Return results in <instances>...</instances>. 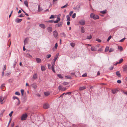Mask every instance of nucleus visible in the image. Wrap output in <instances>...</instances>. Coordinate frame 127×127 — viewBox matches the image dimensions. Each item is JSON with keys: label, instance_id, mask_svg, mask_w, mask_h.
Instances as JSON below:
<instances>
[{"label": "nucleus", "instance_id": "obj_6", "mask_svg": "<svg viewBox=\"0 0 127 127\" xmlns=\"http://www.w3.org/2000/svg\"><path fill=\"white\" fill-rule=\"evenodd\" d=\"M49 107V104L47 103H45L43 105V108L45 109L48 108Z\"/></svg>", "mask_w": 127, "mask_h": 127}, {"label": "nucleus", "instance_id": "obj_1", "mask_svg": "<svg viewBox=\"0 0 127 127\" xmlns=\"http://www.w3.org/2000/svg\"><path fill=\"white\" fill-rule=\"evenodd\" d=\"M90 17L91 18H92L94 20H96L99 19V16L96 14H95L93 13H91L90 14Z\"/></svg>", "mask_w": 127, "mask_h": 127}, {"label": "nucleus", "instance_id": "obj_28", "mask_svg": "<svg viewBox=\"0 0 127 127\" xmlns=\"http://www.w3.org/2000/svg\"><path fill=\"white\" fill-rule=\"evenodd\" d=\"M45 95L46 96H47L50 95V93L49 92H45L44 93Z\"/></svg>", "mask_w": 127, "mask_h": 127}, {"label": "nucleus", "instance_id": "obj_56", "mask_svg": "<svg viewBox=\"0 0 127 127\" xmlns=\"http://www.w3.org/2000/svg\"><path fill=\"white\" fill-rule=\"evenodd\" d=\"M113 66H112L109 68V69L110 70H112L113 69Z\"/></svg>", "mask_w": 127, "mask_h": 127}, {"label": "nucleus", "instance_id": "obj_63", "mask_svg": "<svg viewBox=\"0 0 127 127\" xmlns=\"http://www.w3.org/2000/svg\"><path fill=\"white\" fill-rule=\"evenodd\" d=\"M73 13V11H70L69 13L70 16H71L72 15V14Z\"/></svg>", "mask_w": 127, "mask_h": 127}, {"label": "nucleus", "instance_id": "obj_5", "mask_svg": "<svg viewBox=\"0 0 127 127\" xmlns=\"http://www.w3.org/2000/svg\"><path fill=\"white\" fill-rule=\"evenodd\" d=\"M58 89L59 90L64 91L66 90L67 88L66 87H63L61 86H59L58 87Z\"/></svg>", "mask_w": 127, "mask_h": 127}, {"label": "nucleus", "instance_id": "obj_19", "mask_svg": "<svg viewBox=\"0 0 127 127\" xmlns=\"http://www.w3.org/2000/svg\"><path fill=\"white\" fill-rule=\"evenodd\" d=\"M43 10V9L41 8L40 7L39 5H38V12H40L42 11Z\"/></svg>", "mask_w": 127, "mask_h": 127}, {"label": "nucleus", "instance_id": "obj_43", "mask_svg": "<svg viewBox=\"0 0 127 127\" xmlns=\"http://www.w3.org/2000/svg\"><path fill=\"white\" fill-rule=\"evenodd\" d=\"M15 94L18 95H20V93L18 92H16L15 93Z\"/></svg>", "mask_w": 127, "mask_h": 127}, {"label": "nucleus", "instance_id": "obj_51", "mask_svg": "<svg viewBox=\"0 0 127 127\" xmlns=\"http://www.w3.org/2000/svg\"><path fill=\"white\" fill-rule=\"evenodd\" d=\"M111 36H109L107 39V41H109L110 40V39L111 38Z\"/></svg>", "mask_w": 127, "mask_h": 127}, {"label": "nucleus", "instance_id": "obj_4", "mask_svg": "<svg viewBox=\"0 0 127 127\" xmlns=\"http://www.w3.org/2000/svg\"><path fill=\"white\" fill-rule=\"evenodd\" d=\"M63 24V23L62 22H60L58 24H55V26L56 28L61 27L62 26Z\"/></svg>", "mask_w": 127, "mask_h": 127}, {"label": "nucleus", "instance_id": "obj_10", "mask_svg": "<svg viewBox=\"0 0 127 127\" xmlns=\"http://www.w3.org/2000/svg\"><path fill=\"white\" fill-rule=\"evenodd\" d=\"M32 87L34 89H36L37 88V86L35 83H34L31 85Z\"/></svg>", "mask_w": 127, "mask_h": 127}, {"label": "nucleus", "instance_id": "obj_30", "mask_svg": "<svg viewBox=\"0 0 127 127\" xmlns=\"http://www.w3.org/2000/svg\"><path fill=\"white\" fill-rule=\"evenodd\" d=\"M45 21L47 22L53 23V22H54V20H48V21Z\"/></svg>", "mask_w": 127, "mask_h": 127}, {"label": "nucleus", "instance_id": "obj_7", "mask_svg": "<svg viewBox=\"0 0 127 127\" xmlns=\"http://www.w3.org/2000/svg\"><path fill=\"white\" fill-rule=\"evenodd\" d=\"M79 23L82 25H84L85 24V21L83 19H82L79 21Z\"/></svg>", "mask_w": 127, "mask_h": 127}, {"label": "nucleus", "instance_id": "obj_58", "mask_svg": "<svg viewBox=\"0 0 127 127\" xmlns=\"http://www.w3.org/2000/svg\"><path fill=\"white\" fill-rule=\"evenodd\" d=\"M51 56V54H49L48 55H47V58L48 59L50 58Z\"/></svg>", "mask_w": 127, "mask_h": 127}, {"label": "nucleus", "instance_id": "obj_2", "mask_svg": "<svg viewBox=\"0 0 127 127\" xmlns=\"http://www.w3.org/2000/svg\"><path fill=\"white\" fill-rule=\"evenodd\" d=\"M28 116L27 114V113H25L23 114L21 116V119L22 120H24L26 119Z\"/></svg>", "mask_w": 127, "mask_h": 127}, {"label": "nucleus", "instance_id": "obj_23", "mask_svg": "<svg viewBox=\"0 0 127 127\" xmlns=\"http://www.w3.org/2000/svg\"><path fill=\"white\" fill-rule=\"evenodd\" d=\"M118 91V90L117 89H114L112 90V92L113 94L115 93Z\"/></svg>", "mask_w": 127, "mask_h": 127}, {"label": "nucleus", "instance_id": "obj_54", "mask_svg": "<svg viewBox=\"0 0 127 127\" xmlns=\"http://www.w3.org/2000/svg\"><path fill=\"white\" fill-rule=\"evenodd\" d=\"M54 18V16L53 15H51V16L49 17V19H51Z\"/></svg>", "mask_w": 127, "mask_h": 127}, {"label": "nucleus", "instance_id": "obj_3", "mask_svg": "<svg viewBox=\"0 0 127 127\" xmlns=\"http://www.w3.org/2000/svg\"><path fill=\"white\" fill-rule=\"evenodd\" d=\"M5 97L2 95L0 97V103L1 104H3L5 102L4 101Z\"/></svg>", "mask_w": 127, "mask_h": 127}, {"label": "nucleus", "instance_id": "obj_40", "mask_svg": "<svg viewBox=\"0 0 127 127\" xmlns=\"http://www.w3.org/2000/svg\"><path fill=\"white\" fill-rule=\"evenodd\" d=\"M12 98L14 100L15 99H17L18 100L19 99L17 97L15 96H13L12 97Z\"/></svg>", "mask_w": 127, "mask_h": 127}, {"label": "nucleus", "instance_id": "obj_8", "mask_svg": "<svg viewBox=\"0 0 127 127\" xmlns=\"http://www.w3.org/2000/svg\"><path fill=\"white\" fill-rule=\"evenodd\" d=\"M53 34L54 36L56 38L57 37L58 35V33L56 30H55L53 32Z\"/></svg>", "mask_w": 127, "mask_h": 127}, {"label": "nucleus", "instance_id": "obj_45", "mask_svg": "<svg viewBox=\"0 0 127 127\" xmlns=\"http://www.w3.org/2000/svg\"><path fill=\"white\" fill-rule=\"evenodd\" d=\"M63 84L64 85H68L69 84V83L68 82H64Z\"/></svg>", "mask_w": 127, "mask_h": 127}, {"label": "nucleus", "instance_id": "obj_32", "mask_svg": "<svg viewBox=\"0 0 127 127\" xmlns=\"http://www.w3.org/2000/svg\"><path fill=\"white\" fill-rule=\"evenodd\" d=\"M41 70L42 71H45L46 69L45 68V67H44L43 66H41Z\"/></svg>", "mask_w": 127, "mask_h": 127}, {"label": "nucleus", "instance_id": "obj_52", "mask_svg": "<svg viewBox=\"0 0 127 127\" xmlns=\"http://www.w3.org/2000/svg\"><path fill=\"white\" fill-rule=\"evenodd\" d=\"M13 111H11V112H10V113H9V116H10V117L12 115V114L13 113Z\"/></svg>", "mask_w": 127, "mask_h": 127}, {"label": "nucleus", "instance_id": "obj_57", "mask_svg": "<svg viewBox=\"0 0 127 127\" xmlns=\"http://www.w3.org/2000/svg\"><path fill=\"white\" fill-rule=\"evenodd\" d=\"M72 93V92H66L65 94V95H67V94H68V95H70Z\"/></svg>", "mask_w": 127, "mask_h": 127}, {"label": "nucleus", "instance_id": "obj_39", "mask_svg": "<svg viewBox=\"0 0 127 127\" xmlns=\"http://www.w3.org/2000/svg\"><path fill=\"white\" fill-rule=\"evenodd\" d=\"M70 45L72 47H74L75 45V44L73 43H71Z\"/></svg>", "mask_w": 127, "mask_h": 127}, {"label": "nucleus", "instance_id": "obj_44", "mask_svg": "<svg viewBox=\"0 0 127 127\" xmlns=\"http://www.w3.org/2000/svg\"><path fill=\"white\" fill-rule=\"evenodd\" d=\"M123 60L122 58H121L119 60V61L118 62V63H121L122 61H123Z\"/></svg>", "mask_w": 127, "mask_h": 127}, {"label": "nucleus", "instance_id": "obj_29", "mask_svg": "<svg viewBox=\"0 0 127 127\" xmlns=\"http://www.w3.org/2000/svg\"><path fill=\"white\" fill-rule=\"evenodd\" d=\"M61 34L62 37H66V35L64 32H63L61 33Z\"/></svg>", "mask_w": 127, "mask_h": 127}, {"label": "nucleus", "instance_id": "obj_33", "mask_svg": "<svg viewBox=\"0 0 127 127\" xmlns=\"http://www.w3.org/2000/svg\"><path fill=\"white\" fill-rule=\"evenodd\" d=\"M57 76L60 78L62 79L63 78L62 75L61 74H58Z\"/></svg>", "mask_w": 127, "mask_h": 127}, {"label": "nucleus", "instance_id": "obj_15", "mask_svg": "<svg viewBox=\"0 0 127 127\" xmlns=\"http://www.w3.org/2000/svg\"><path fill=\"white\" fill-rule=\"evenodd\" d=\"M39 26L40 27L43 29H44L46 28L45 25L43 24H40L39 25Z\"/></svg>", "mask_w": 127, "mask_h": 127}, {"label": "nucleus", "instance_id": "obj_61", "mask_svg": "<svg viewBox=\"0 0 127 127\" xmlns=\"http://www.w3.org/2000/svg\"><path fill=\"white\" fill-rule=\"evenodd\" d=\"M6 65H5L4 67L3 70L4 71L6 70Z\"/></svg>", "mask_w": 127, "mask_h": 127}, {"label": "nucleus", "instance_id": "obj_46", "mask_svg": "<svg viewBox=\"0 0 127 127\" xmlns=\"http://www.w3.org/2000/svg\"><path fill=\"white\" fill-rule=\"evenodd\" d=\"M80 5H77V10L78 11H79L80 10L79 9L80 8Z\"/></svg>", "mask_w": 127, "mask_h": 127}, {"label": "nucleus", "instance_id": "obj_37", "mask_svg": "<svg viewBox=\"0 0 127 127\" xmlns=\"http://www.w3.org/2000/svg\"><path fill=\"white\" fill-rule=\"evenodd\" d=\"M92 38V36L91 35H90V36H87L86 38V39H90Z\"/></svg>", "mask_w": 127, "mask_h": 127}, {"label": "nucleus", "instance_id": "obj_62", "mask_svg": "<svg viewBox=\"0 0 127 127\" xmlns=\"http://www.w3.org/2000/svg\"><path fill=\"white\" fill-rule=\"evenodd\" d=\"M59 22V21L58 20H56L55 21H54V22L55 23H58V22Z\"/></svg>", "mask_w": 127, "mask_h": 127}, {"label": "nucleus", "instance_id": "obj_27", "mask_svg": "<svg viewBox=\"0 0 127 127\" xmlns=\"http://www.w3.org/2000/svg\"><path fill=\"white\" fill-rule=\"evenodd\" d=\"M107 12V10L106 9L105 10H104L101 11H100V12L102 14H105Z\"/></svg>", "mask_w": 127, "mask_h": 127}, {"label": "nucleus", "instance_id": "obj_48", "mask_svg": "<svg viewBox=\"0 0 127 127\" xmlns=\"http://www.w3.org/2000/svg\"><path fill=\"white\" fill-rule=\"evenodd\" d=\"M125 39V38H123L122 39L120 40L119 41V42H123L124 40Z\"/></svg>", "mask_w": 127, "mask_h": 127}, {"label": "nucleus", "instance_id": "obj_64", "mask_svg": "<svg viewBox=\"0 0 127 127\" xmlns=\"http://www.w3.org/2000/svg\"><path fill=\"white\" fill-rule=\"evenodd\" d=\"M87 76V74L86 73H85V74H83L82 75V76L83 77H85L86 76Z\"/></svg>", "mask_w": 127, "mask_h": 127}, {"label": "nucleus", "instance_id": "obj_41", "mask_svg": "<svg viewBox=\"0 0 127 127\" xmlns=\"http://www.w3.org/2000/svg\"><path fill=\"white\" fill-rule=\"evenodd\" d=\"M55 61H53L51 63L52 66L54 67V66L55 64Z\"/></svg>", "mask_w": 127, "mask_h": 127}, {"label": "nucleus", "instance_id": "obj_20", "mask_svg": "<svg viewBox=\"0 0 127 127\" xmlns=\"http://www.w3.org/2000/svg\"><path fill=\"white\" fill-rule=\"evenodd\" d=\"M81 32L82 33H83L85 32V31H84V27L82 26L81 27Z\"/></svg>", "mask_w": 127, "mask_h": 127}, {"label": "nucleus", "instance_id": "obj_18", "mask_svg": "<svg viewBox=\"0 0 127 127\" xmlns=\"http://www.w3.org/2000/svg\"><path fill=\"white\" fill-rule=\"evenodd\" d=\"M37 78V75L36 73L33 76L32 78L34 79H36Z\"/></svg>", "mask_w": 127, "mask_h": 127}, {"label": "nucleus", "instance_id": "obj_42", "mask_svg": "<svg viewBox=\"0 0 127 127\" xmlns=\"http://www.w3.org/2000/svg\"><path fill=\"white\" fill-rule=\"evenodd\" d=\"M114 50V49L113 48H110L109 51V52H113Z\"/></svg>", "mask_w": 127, "mask_h": 127}, {"label": "nucleus", "instance_id": "obj_16", "mask_svg": "<svg viewBox=\"0 0 127 127\" xmlns=\"http://www.w3.org/2000/svg\"><path fill=\"white\" fill-rule=\"evenodd\" d=\"M91 49L92 51H95L97 50V49L94 47H91Z\"/></svg>", "mask_w": 127, "mask_h": 127}, {"label": "nucleus", "instance_id": "obj_24", "mask_svg": "<svg viewBox=\"0 0 127 127\" xmlns=\"http://www.w3.org/2000/svg\"><path fill=\"white\" fill-rule=\"evenodd\" d=\"M24 4L27 7H28V3L27 0H25L24 2Z\"/></svg>", "mask_w": 127, "mask_h": 127}, {"label": "nucleus", "instance_id": "obj_38", "mask_svg": "<svg viewBox=\"0 0 127 127\" xmlns=\"http://www.w3.org/2000/svg\"><path fill=\"white\" fill-rule=\"evenodd\" d=\"M17 60H14V64H13V66H14V67L16 65V63H17Z\"/></svg>", "mask_w": 127, "mask_h": 127}, {"label": "nucleus", "instance_id": "obj_26", "mask_svg": "<svg viewBox=\"0 0 127 127\" xmlns=\"http://www.w3.org/2000/svg\"><path fill=\"white\" fill-rule=\"evenodd\" d=\"M5 84L4 83L2 84L0 86V88L2 90H3L4 87H5Z\"/></svg>", "mask_w": 127, "mask_h": 127}, {"label": "nucleus", "instance_id": "obj_49", "mask_svg": "<svg viewBox=\"0 0 127 127\" xmlns=\"http://www.w3.org/2000/svg\"><path fill=\"white\" fill-rule=\"evenodd\" d=\"M96 40L99 43H100L101 42V40L98 38L97 39H96Z\"/></svg>", "mask_w": 127, "mask_h": 127}, {"label": "nucleus", "instance_id": "obj_50", "mask_svg": "<svg viewBox=\"0 0 127 127\" xmlns=\"http://www.w3.org/2000/svg\"><path fill=\"white\" fill-rule=\"evenodd\" d=\"M23 14H21L19 15L18 16V17H23L24 16V15H23Z\"/></svg>", "mask_w": 127, "mask_h": 127}, {"label": "nucleus", "instance_id": "obj_21", "mask_svg": "<svg viewBox=\"0 0 127 127\" xmlns=\"http://www.w3.org/2000/svg\"><path fill=\"white\" fill-rule=\"evenodd\" d=\"M116 74L118 77H121L119 71H117L116 72Z\"/></svg>", "mask_w": 127, "mask_h": 127}, {"label": "nucleus", "instance_id": "obj_13", "mask_svg": "<svg viewBox=\"0 0 127 127\" xmlns=\"http://www.w3.org/2000/svg\"><path fill=\"white\" fill-rule=\"evenodd\" d=\"M22 20V19H21L16 18L15 20V22L17 23H19Z\"/></svg>", "mask_w": 127, "mask_h": 127}, {"label": "nucleus", "instance_id": "obj_31", "mask_svg": "<svg viewBox=\"0 0 127 127\" xmlns=\"http://www.w3.org/2000/svg\"><path fill=\"white\" fill-rule=\"evenodd\" d=\"M66 17L67 18V21H70V17L69 15H67Z\"/></svg>", "mask_w": 127, "mask_h": 127}, {"label": "nucleus", "instance_id": "obj_47", "mask_svg": "<svg viewBox=\"0 0 127 127\" xmlns=\"http://www.w3.org/2000/svg\"><path fill=\"white\" fill-rule=\"evenodd\" d=\"M51 69H52V70L53 71L54 73H55V70H54V67L52 66L51 67Z\"/></svg>", "mask_w": 127, "mask_h": 127}, {"label": "nucleus", "instance_id": "obj_35", "mask_svg": "<svg viewBox=\"0 0 127 127\" xmlns=\"http://www.w3.org/2000/svg\"><path fill=\"white\" fill-rule=\"evenodd\" d=\"M65 77L68 79H71L72 77L70 76H65Z\"/></svg>", "mask_w": 127, "mask_h": 127}, {"label": "nucleus", "instance_id": "obj_59", "mask_svg": "<svg viewBox=\"0 0 127 127\" xmlns=\"http://www.w3.org/2000/svg\"><path fill=\"white\" fill-rule=\"evenodd\" d=\"M58 47V44L57 43H56V44H55L54 47L56 49H57V47Z\"/></svg>", "mask_w": 127, "mask_h": 127}, {"label": "nucleus", "instance_id": "obj_22", "mask_svg": "<svg viewBox=\"0 0 127 127\" xmlns=\"http://www.w3.org/2000/svg\"><path fill=\"white\" fill-rule=\"evenodd\" d=\"M28 38H26L24 40V45H26L27 43V40Z\"/></svg>", "mask_w": 127, "mask_h": 127}, {"label": "nucleus", "instance_id": "obj_53", "mask_svg": "<svg viewBox=\"0 0 127 127\" xmlns=\"http://www.w3.org/2000/svg\"><path fill=\"white\" fill-rule=\"evenodd\" d=\"M76 14L75 13H74L72 15V17L73 18H74L76 17Z\"/></svg>", "mask_w": 127, "mask_h": 127}, {"label": "nucleus", "instance_id": "obj_12", "mask_svg": "<svg viewBox=\"0 0 127 127\" xmlns=\"http://www.w3.org/2000/svg\"><path fill=\"white\" fill-rule=\"evenodd\" d=\"M35 59L37 61V63H40L41 62V60L39 58H36Z\"/></svg>", "mask_w": 127, "mask_h": 127}, {"label": "nucleus", "instance_id": "obj_25", "mask_svg": "<svg viewBox=\"0 0 127 127\" xmlns=\"http://www.w3.org/2000/svg\"><path fill=\"white\" fill-rule=\"evenodd\" d=\"M69 6L68 4V3H66V5H64V6H62L61 7V8L62 9L65 8L66 7H67V6Z\"/></svg>", "mask_w": 127, "mask_h": 127}, {"label": "nucleus", "instance_id": "obj_9", "mask_svg": "<svg viewBox=\"0 0 127 127\" xmlns=\"http://www.w3.org/2000/svg\"><path fill=\"white\" fill-rule=\"evenodd\" d=\"M123 71L127 72V65H125L123 67Z\"/></svg>", "mask_w": 127, "mask_h": 127}, {"label": "nucleus", "instance_id": "obj_55", "mask_svg": "<svg viewBox=\"0 0 127 127\" xmlns=\"http://www.w3.org/2000/svg\"><path fill=\"white\" fill-rule=\"evenodd\" d=\"M5 110L4 109L3 110H2L0 114H3L4 112H5Z\"/></svg>", "mask_w": 127, "mask_h": 127}, {"label": "nucleus", "instance_id": "obj_17", "mask_svg": "<svg viewBox=\"0 0 127 127\" xmlns=\"http://www.w3.org/2000/svg\"><path fill=\"white\" fill-rule=\"evenodd\" d=\"M59 53H57L56 55L54 57V59H53V61L55 62L56 61V60L57 59L58 57L59 56Z\"/></svg>", "mask_w": 127, "mask_h": 127}, {"label": "nucleus", "instance_id": "obj_11", "mask_svg": "<svg viewBox=\"0 0 127 127\" xmlns=\"http://www.w3.org/2000/svg\"><path fill=\"white\" fill-rule=\"evenodd\" d=\"M47 30L49 32L51 33L52 31V28L50 27H48L47 28Z\"/></svg>", "mask_w": 127, "mask_h": 127}, {"label": "nucleus", "instance_id": "obj_60", "mask_svg": "<svg viewBox=\"0 0 127 127\" xmlns=\"http://www.w3.org/2000/svg\"><path fill=\"white\" fill-rule=\"evenodd\" d=\"M121 80H118L117 81V82L118 83H119V84H120L121 83Z\"/></svg>", "mask_w": 127, "mask_h": 127}, {"label": "nucleus", "instance_id": "obj_34", "mask_svg": "<svg viewBox=\"0 0 127 127\" xmlns=\"http://www.w3.org/2000/svg\"><path fill=\"white\" fill-rule=\"evenodd\" d=\"M109 48L107 46L106 48H105V52H107L109 50Z\"/></svg>", "mask_w": 127, "mask_h": 127}, {"label": "nucleus", "instance_id": "obj_36", "mask_svg": "<svg viewBox=\"0 0 127 127\" xmlns=\"http://www.w3.org/2000/svg\"><path fill=\"white\" fill-rule=\"evenodd\" d=\"M118 49L120 50L121 51H122L123 50V48L122 46H118Z\"/></svg>", "mask_w": 127, "mask_h": 127}, {"label": "nucleus", "instance_id": "obj_14", "mask_svg": "<svg viewBox=\"0 0 127 127\" xmlns=\"http://www.w3.org/2000/svg\"><path fill=\"white\" fill-rule=\"evenodd\" d=\"M86 87L84 86L83 87H79V90L80 91H81L84 90L85 89H86Z\"/></svg>", "mask_w": 127, "mask_h": 127}]
</instances>
